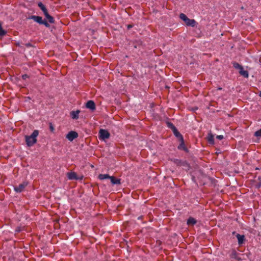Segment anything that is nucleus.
<instances>
[{"label": "nucleus", "instance_id": "obj_1", "mask_svg": "<svg viewBox=\"0 0 261 261\" xmlns=\"http://www.w3.org/2000/svg\"><path fill=\"white\" fill-rule=\"evenodd\" d=\"M39 24H43L46 27H49V23H53L55 20L54 17H30Z\"/></svg>", "mask_w": 261, "mask_h": 261}, {"label": "nucleus", "instance_id": "obj_2", "mask_svg": "<svg viewBox=\"0 0 261 261\" xmlns=\"http://www.w3.org/2000/svg\"><path fill=\"white\" fill-rule=\"evenodd\" d=\"M39 134L37 130H35L31 136H25V141L29 146H31L37 142V137Z\"/></svg>", "mask_w": 261, "mask_h": 261}, {"label": "nucleus", "instance_id": "obj_3", "mask_svg": "<svg viewBox=\"0 0 261 261\" xmlns=\"http://www.w3.org/2000/svg\"><path fill=\"white\" fill-rule=\"evenodd\" d=\"M233 67L239 70V73L243 76L247 78L249 76L247 71L244 70L242 66L239 63L234 62L233 63Z\"/></svg>", "mask_w": 261, "mask_h": 261}, {"label": "nucleus", "instance_id": "obj_4", "mask_svg": "<svg viewBox=\"0 0 261 261\" xmlns=\"http://www.w3.org/2000/svg\"><path fill=\"white\" fill-rule=\"evenodd\" d=\"M110 134L109 132L106 129H100L99 132V138L100 139L104 140L110 138Z\"/></svg>", "mask_w": 261, "mask_h": 261}, {"label": "nucleus", "instance_id": "obj_5", "mask_svg": "<svg viewBox=\"0 0 261 261\" xmlns=\"http://www.w3.org/2000/svg\"><path fill=\"white\" fill-rule=\"evenodd\" d=\"M180 18L188 26L195 27L196 24V22L194 19H190L189 17H180Z\"/></svg>", "mask_w": 261, "mask_h": 261}, {"label": "nucleus", "instance_id": "obj_6", "mask_svg": "<svg viewBox=\"0 0 261 261\" xmlns=\"http://www.w3.org/2000/svg\"><path fill=\"white\" fill-rule=\"evenodd\" d=\"M68 178L70 180L73 179H82L83 178V176H81L80 177L78 176L75 172H68L67 174Z\"/></svg>", "mask_w": 261, "mask_h": 261}, {"label": "nucleus", "instance_id": "obj_7", "mask_svg": "<svg viewBox=\"0 0 261 261\" xmlns=\"http://www.w3.org/2000/svg\"><path fill=\"white\" fill-rule=\"evenodd\" d=\"M78 137V134L76 132L71 131L66 135V138L70 141H73L74 139Z\"/></svg>", "mask_w": 261, "mask_h": 261}, {"label": "nucleus", "instance_id": "obj_8", "mask_svg": "<svg viewBox=\"0 0 261 261\" xmlns=\"http://www.w3.org/2000/svg\"><path fill=\"white\" fill-rule=\"evenodd\" d=\"M38 6L40 9L43 11L44 16H51L48 13L47 10L44 4L41 2L38 3Z\"/></svg>", "mask_w": 261, "mask_h": 261}, {"label": "nucleus", "instance_id": "obj_9", "mask_svg": "<svg viewBox=\"0 0 261 261\" xmlns=\"http://www.w3.org/2000/svg\"><path fill=\"white\" fill-rule=\"evenodd\" d=\"M27 185V182H23V183L20 184L18 187H15L14 190L16 192H21L24 190Z\"/></svg>", "mask_w": 261, "mask_h": 261}, {"label": "nucleus", "instance_id": "obj_10", "mask_svg": "<svg viewBox=\"0 0 261 261\" xmlns=\"http://www.w3.org/2000/svg\"><path fill=\"white\" fill-rule=\"evenodd\" d=\"M86 107L92 111H94L95 109V103L92 100L88 101L86 104Z\"/></svg>", "mask_w": 261, "mask_h": 261}, {"label": "nucleus", "instance_id": "obj_11", "mask_svg": "<svg viewBox=\"0 0 261 261\" xmlns=\"http://www.w3.org/2000/svg\"><path fill=\"white\" fill-rule=\"evenodd\" d=\"M134 47L136 48L142 46L143 42L141 40H136L133 42Z\"/></svg>", "mask_w": 261, "mask_h": 261}, {"label": "nucleus", "instance_id": "obj_12", "mask_svg": "<svg viewBox=\"0 0 261 261\" xmlns=\"http://www.w3.org/2000/svg\"><path fill=\"white\" fill-rule=\"evenodd\" d=\"M110 179L113 184L120 185L121 184L120 179H117L114 176H110Z\"/></svg>", "mask_w": 261, "mask_h": 261}, {"label": "nucleus", "instance_id": "obj_13", "mask_svg": "<svg viewBox=\"0 0 261 261\" xmlns=\"http://www.w3.org/2000/svg\"><path fill=\"white\" fill-rule=\"evenodd\" d=\"M237 239H238V243L239 245H241L244 242V238H245V237L244 235H241V234H237V236H236Z\"/></svg>", "mask_w": 261, "mask_h": 261}, {"label": "nucleus", "instance_id": "obj_14", "mask_svg": "<svg viewBox=\"0 0 261 261\" xmlns=\"http://www.w3.org/2000/svg\"><path fill=\"white\" fill-rule=\"evenodd\" d=\"M174 134L175 136L177 137L179 140H182L183 139V137L182 135L179 133V132L177 130V129L176 128H174V130H173Z\"/></svg>", "mask_w": 261, "mask_h": 261}, {"label": "nucleus", "instance_id": "obj_15", "mask_svg": "<svg viewBox=\"0 0 261 261\" xmlns=\"http://www.w3.org/2000/svg\"><path fill=\"white\" fill-rule=\"evenodd\" d=\"M179 140L180 142V144L178 146V148L179 149H182V150H184L185 151H187V149L186 147L185 146L184 139H182V140Z\"/></svg>", "mask_w": 261, "mask_h": 261}, {"label": "nucleus", "instance_id": "obj_16", "mask_svg": "<svg viewBox=\"0 0 261 261\" xmlns=\"http://www.w3.org/2000/svg\"><path fill=\"white\" fill-rule=\"evenodd\" d=\"M196 220L194 218H192V217L189 218L187 221V224L188 225H193L195 224H196Z\"/></svg>", "mask_w": 261, "mask_h": 261}, {"label": "nucleus", "instance_id": "obj_17", "mask_svg": "<svg viewBox=\"0 0 261 261\" xmlns=\"http://www.w3.org/2000/svg\"><path fill=\"white\" fill-rule=\"evenodd\" d=\"M80 113L79 110H77L76 111H72L71 112V115L72 116V118L73 119H77L78 118V115Z\"/></svg>", "mask_w": 261, "mask_h": 261}, {"label": "nucleus", "instance_id": "obj_18", "mask_svg": "<svg viewBox=\"0 0 261 261\" xmlns=\"http://www.w3.org/2000/svg\"><path fill=\"white\" fill-rule=\"evenodd\" d=\"M110 176L109 174H99L98 175V178L100 180H103L105 179L109 178L110 179Z\"/></svg>", "mask_w": 261, "mask_h": 261}, {"label": "nucleus", "instance_id": "obj_19", "mask_svg": "<svg viewBox=\"0 0 261 261\" xmlns=\"http://www.w3.org/2000/svg\"><path fill=\"white\" fill-rule=\"evenodd\" d=\"M207 140L211 144L214 143V136L211 133L208 134L207 137Z\"/></svg>", "mask_w": 261, "mask_h": 261}, {"label": "nucleus", "instance_id": "obj_20", "mask_svg": "<svg viewBox=\"0 0 261 261\" xmlns=\"http://www.w3.org/2000/svg\"><path fill=\"white\" fill-rule=\"evenodd\" d=\"M3 23L0 21V36H4L7 34V32L2 28Z\"/></svg>", "mask_w": 261, "mask_h": 261}, {"label": "nucleus", "instance_id": "obj_21", "mask_svg": "<svg viewBox=\"0 0 261 261\" xmlns=\"http://www.w3.org/2000/svg\"><path fill=\"white\" fill-rule=\"evenodd\" d=\"M174 162L177 165H184L185 164L184 162H182L181 161L178 160L177 159L174 160Z\"/></svg>", "mask_w": 261, "mask_h": 261}, {"label": "nucleus", "instance_id": "obj_22", "mask_svg": "<svg viewBox=\"0 0 261 261\" xmlns=\"http://www.w3.org/2000/svg\"><path fill=\"white\" fill-rule=\"evenodd\" d=\"M232 257H234L238 260H240V258L238 257L237 256V252L236 251H233L232 253Z\"/></svg>", "mask_w": 261, "mask_h": 261}, {"label": "nucleus", "instance_id": "obj_23", "mask_svg": "<svg viewBox=\"0 0 261 261\" xmlns=\"http://www.w3.org/2000/svg\"><path fill=\"white\" fill-rule=\"evenodd\" d=\"M49 129H50V131L51 132L54 133V130H55V128H54V127L51 123H49Z\"/></svg>", "mask_w": 261, "mask_h": 261}, {"label": "nucleus", "instance_id": "obj_24", "mask_svg": "<svg viewBox=\"0 0 261 261\" xmlns=\"http://www.w3.org/2000/svg\"><path fill=\"white\" fill-rule=\"evenodd\" d=\"M254 135L256 137H260L261 136V129L256 131L255 133V134Z\"/></svg>", "mask_w": 261, "mask_h": 261}, {"label": "nucleus", "instance_id": "obj_25", "mask_svg": "<svg viewBox=\"0 0 261 261\" xmlns=\"http://www.w3.org/2000/svg\"><path fill=\"white\" fill-rule=\"evenodd\" d=\"M167 124H168V127L171 128L172 130H174V128H176L174 126V125L172 123H171L170 122H168Z\"/></svg>", "mask_w": 261, "mask_h": 261}, {"label": "nucleus", "instance_id": "obj_26", "mask_svg": "<svg viewBox=\"0 0 261 261\" xmlns=\"http://www.w3.org/2000/svg\"><path fill=\"white\" fill-rule=\"evenodd\" d=\"M216 138L219 140H222L224 138L223 135H218L216 137Z\"/></svg>", "mask_w": 261, "mask_h": 261}, {"label": "nucleus", "instance_id": "obj_27", "mask_svg": "<svg viewBox=\"0 0 261 261\" xmlns=\"http://www.w3.org/2000/svg\"><path fill=\"white\" fill-rule=\"evenodd\" d=\"M22 77L23 80H25L26 79L28 78V75L27 74H24L22 76Z\"/></svg>", "mask_w": 261, "mask_h": 261}, {"label": "nucleus", "instance_id": "obj_28", "mask_svg": "<svg viewBox=\"0 0 261 261\" xmlns=\"http://www.w3.org/2000/svg\"><path fill=\"white\" fill-rule=\"evenodd\" d=\"M127 27L128 29H130V28H132L133 27V25L128 24V25H127Z\"/></svg>", "mask_w": 261, "mask_h": 261}, {"label": "nucleus", "instance_id": "obj_29", "mask_svg": "<svg viewBox=\"0 0 261 261\" xmlns=\"http://www.w3.org/2000/svg\"><path fill=\"white\" fill-rule=\"evenodd\" d=\"M179 16L183 17V16H186V15L185 14H184V13H181L179 14Z\"/></svg>", "mask_w": 261, "mask_h": 261}, {"label": "nucleus", "instance_id": "obj_30", "mask_svg": "<svg viewBox=\"0 0 261 261\" xmlns=\"http://www.w3.org/2000/svg\"><path fill=\"white\" fill-rule=\"evenodd\" d=\"M16 231L17 232H19V231H20V228H17V229H16Z\"/></svg>", "mask_w": 261, "mask_h": 261}, {"label": "nucleus", "instance_id": "obj_31", "mask_svg": "<svg viewBox=\"0 0 261 261\" xmlns=\"http://www.w3.org/2000/svg\"><path fill=\"white\" fill-rule=\"evenodd\" d=\"M259 95L261 97V92H259Z\"/></svg>", "mask_w": 261, "mask_h": 261}, {"label": "nucleus", "instance_id": "obj_32", "mask_svg": "<svg viewBox=\"0 0 261 261\" xmlns=\"http://www.w3.org/2000/svg\"><path fill=\"white\" fill-rule=\"evenodd\" d=\"M241 9H244V7H241Z\"/></svg>", "mask_w": 261, "mask_h": 261}, {"label": "nucleus", "instance_id": "obj_33", "mask_svg": "<svg viewBox=\"0 0 261 261\" xmlns=\"http://www.w3.org/2000/svg\"><path fill=\"white\" fill-rule=\"evenodd\" d=\"M31 16L34 17L35 16V15H31Z\"/></svg>", "mask_w": 261, "mask_h": 261}]
</instances>
